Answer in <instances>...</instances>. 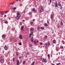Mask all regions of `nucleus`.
<instances>
[{"label": "nucleus", "mask_w": 65, "mask_h": 65, "mask_svg": "<svg viewBox=\"0 0 65 65\" xmlns=\"http://www.w3.org/2000/svg\"><path fill=\"white\" fill-rule=\"evenodd\" d=\"M43 61L44 63H46V59H43Z\"/></svg>", "instance_id": "obj_3"}, {"label": "nucleus", "mask_w": 65, "mask_h": 65, "mask_svg": "<svg viewBox=\"0 0 65 65\" xmlns=\"http://www.w3.org/2000/svg\"><path fill=\"white\" fill-rule=\"evenodd\" d=\"M61 25V26H63V23L61 21V22L60 23Z\"/></svg>", "instance_id": "obj_16"}, {"label": "nucleus", "mask_w": 65, "mask_h": 65, "mask_svg": "<svg viewBox=\"0 0 65 65\" xmlns=\"http://www.w3.org/2000/svg\"><path fill=\"white\" fill-rule=\"evenodd\" d=\"M31 42L33 43V40H34V39H33V37H32L31 38Z\"/></svg>", "instance_id": "obj_9"}, {"label": "nucleus", "mask_w": 65, "mask_h": 65, "mask_svg": "<svg viewBox=\"0 0 65 65\" xmlns=\"http://www.w3.org/2000/svg\"><path fill=\"white\" fill-rule=\"evenodd\" d=\"M58 5L59 6H60V7H61V9H62V6L60 4V3H58Z\"/></svg>", "instance_id": "obj_8"}, {"label": "nucleus", "mask_w": 65, "mask_h": 65, "mask_svg": "<svg viewBox=\"0 0 65 65\" xmlns=\"http://www.w3.org/2000/svg\"><path fill=\"white\" fill-rule=\"evenodd\" d=\"M2 38H5L6 37V36L5 35H2Z\"/></svg>", "instance_id": "obj_10"}, {"label": "nucleus", "mask_w": 65, "mask_h": 65, "mask_svg": "<svg viewBox=\"0 0 65 65\" xmlns=\"http://www.w3.org/2000/svg\"><path fill=\"white\" fill-rule=\"evenodd\" d=\"M19 37V38H20V39H22V38H23V37H22V35H20V36Z\"/></svg>", "instance_id": "obj_5"}, {"label": "nucleus", "mask_w": 65, "mask_h": 65, "mask_svg": "<svg viewBox=\"0 0 65 65\" xmlns=\"http://www.w3.org/2000/svg\"><path fill=\"white\" fill-rule=\"evenodd\" d=\"M53 43H55V42H56V40H54L53 41Z\"/></svg>", "instance_id": "obj_21"}, {"label": "nucleus", "mask_w": 65, "mask_h": 65, "mask_svg": "<svg viewBox=\"0 0 65 65\" xmlns=\"http://www.w3.org/2000/svg\"><path fill=\"white\" fill-rule=\"evenodd\" d=\"M14 3V2H13V3H11L10 4V5H13V4Z\"/></svg>", "instance_id": "obj_22"}, {"label": "nucleus", "mask_w": 65, "mask_h": 65, "mask_svg": "<svg viewBox=\"0 0 65 65\" xmlns=\"http://www.w3.org/2000/svg\"><path fill=\"white\" fill-rule=\"evenodd\" d=\"M40 12H41V9H40Z\"/></svg>", "instance_id": "obj_56"}, {"label": "nucleus", "mask_w": 65, "mask_h": 65, "mask_svg": "<svg viewBox=\"0 0 65 65\" xmlns=\"http://www.w3.org/2000/svg\"><path fill=\"white\" fill-rule=\"evenodd\" d=\"M39 29H40V27H37V29L38 30H39Z\"/></svg>", "instance_id": "obj_26"}, {"label": "nucleus", "mask_w": 65, "mask_h": 65, "mask_svg": "<svg viewBox=\"0 0 65 65\" xmlns=\"http://www.w3.org/2000/svg\"><path fill=\"white\" fill-rule=\"evenodd\" d=\"M47 43H45V48H47Z\"/></svg>", "instance_id": "obj_7"}, {"label": "nucleus", "mask_w": 65, "mask_h": 65, "mask_svg": "<svg viewBox=\"0 0 65 65\" xmlns=\"http://www.w3.org/2000/svg\"><path fill=\"white\" fill-rule=\"evenodd\" d=\"M33 24V22H30V24L31 25H32Z\"/></svg>", "instance_id": "obj_31"}, {"label": "nucleus", "mask_w": 65, "mask_h": 65, "mask_svg": "<svg viewBox=\"0 0 65 65\" xmlns=\"http://www.w3.org/2000/svg\"><path fill=\"white\" fill-rule=\"evenodd\" d=\"M5 24H8V22L7 21H5Z\"/></svg>", "instance_id": "obj_35"}, {"label": "nucleus", "mask_w": 65, "mask_h": 65, "mask_svg": "<svg viewBox=\"0 0 65 65\" xmlns=\"http://www.w3.org/2000/svg\"><path fill=\"white\" fill-rule=\"evenodd\" d=\"M51 19H53V17H51Z\"/></svg>", "instance_id": "obj_41"}, {"label": "nucleus", "mask_w": 65, "mask_h": 65, "mask_svg": "<svg viewBox=\"0 0 65 65\" xmlns=\"http://www.w3.org/2000/svg\"><path fill=\"white\" fill-rule=\"evenodd\" d=\"M42 43L41 42V45H42Z\"/></svg>", "instance_id": "obj_51"}, {"label": "nucleus", "mask_w": 65, "mask_h": 65, "mask_svg": "<svg viewBox=\"0 0 65 65\" xmlns=\"http://www.w3.org/2000/svg\"><path fill=\"white\" fill-rule=\"evenodd\" d=\"M34 30V29H33V28H30V32H33V31Z\"/></svg>", "instance_id": "obj_4"}, {"label": "nucleus", "mask_w": 65, "mask_h": 65, "mask_svg": "<svg viewBox=\"0 0 65 65\" xmlns=\"http://www.w3.org/2000/svg\"><path fill=\"white\" fill-rule=\"evenodd\" d=\"M22 4H21L20 5V6H22Z\"/></svg>", "instance_id": "obj_53"}, {"label": "nucleus", "mask_w": 65, "mask_h": 65, "mask_svg": "<svg viewBox=\"0 0 65 65\" xmlns=\"http://www.w3.org/2000/svg\"><path fill=\"white\" fill-rule=\"evenodd\" d=\"M8 11H4V13H7V12H8Z\"/></svg>", "instance_id": "obj_28"}, {"label": "nucleus", "mask_w": 65, "mask_h": 65, "mask_svg": "<svg viewBox=\"0 0 65 65\" xmlns=\"http://www.w3.org/2000/svg\"><path fill=\"white\" fill-rule=\"evenodd\" d=\"M33 32H31L30 33V35H33Z\"/></svg>", "instance_id": "obj_27"}, {"label": "nucleus", "mask_w": 65, "mask_h": 65, "mask_svg": "<svg viewBox=\"0 0 65 65\" xmlns=\"http://www.w3.org/2000/svg\"><path fill=\"white\" fill-rule=\"evenodd\" d=\"M35 8H33L32 9L33 11H35Z\"/></svg>", "instance_id": "obj_24"}, {"label": "nucleus", "mask_w": 65, "mask_h": 65, "mask_svg": "<svg viewBox=\"0 0 65 65\" xmlns=\"http://www.w3.org/2000/svg\"><path fill=\"white\" fill-rule=\"evenodd\" d=\"M60 48H63V47L62 46H60Z\"/></svg>", "instance_id": "obj_32"}, {"label": "nucleus", "mask_w": 65, "mask_h": 65, "mask_svg": "<svg viewBox=\"0 0 65 65\" xmlns=\"http://www.w3.org/2000/svg\"><path fill=\"white\" fill-rule=\"evenodd\" d=\"M24 26H23L21 28V31H23V28H24Z\"/></svg>", "instance_id": "obj_12"}, {"label": "nucleus", "mask_w": 65, "mask_h": 65, "mask_svg": "<svg viewBox=\"0 0 65 65\" xmlns=\"http://www.w3.org/2000/svg\"><path fill=\"white\" fill-rule=\"evenodd\" d=\"M19 45H22V43H19Z\"/></svg>", "instance_id": "obj_34"}, {"label": "nucleus", "mask_w": 65, "mask_h": 65, "mask_svg": "<svg viewBox=\"0 0 65 65\" xmlns=\"http://www.w3.org/2000/svg\"><path fill=\"white\" fill-rule=\"evenodd\" d=\"M16 54L17 56H19V53H16Z\"/></svg>", "instance_id": "obj_25"}, {"label": "nucleus", "mask_w": 65, "mask_h": 65, "mask_svg": "<svg viewBox=\"0 0 65 65\" xmlns=\"http://www.w3.org/2000/svg\"><path fill=\"white\" fill-rule=\"evenodd\" d=\"M44 25L45 26H46V27H47V24L46 23Z\"/></svg>", "instance_id": "obj_20"}, {"label": "nucleus", "mask_w": 65, "mask_h": 65, "mask_svg": "<svg viewBox=\"0 0 65 65\" xmlns=\"http://www.w3.org/2000/svg\"><path fill=\"white\" fill-rule=\"evenodd\" d=\"M5 50H7V47L5 46Z\"/></svg>", "instance_id": "obj_14"}, {"label": "nucleus", "mask_w": 65, "mask_h": 65, "mask_svg": "<svg viewBox=\"0 0 65 65\" xmlns=\"http://www.w3.org/2000/svg\"><path fill=\"white\" fill-rule=\"evenodd\" d=\"M13 10H15V9H16V7H15L13 8Z\"/></svg>", "instance_id": "obj_33"}, {"label": "nucleus", "mask_w": 65, "mask_h": 65, "mask_svg": "<svg viewBox=\"0 0 65 65\" xmlns=\"http://www.w3.org/2000/svg\"><path fill=\"white\" fill-rule=\"evenodd\" d=\"M4 12H1V15H3V14H4Z\"/></svg>", "instance_id": "obj_13"}, {"label": "nucleus", "mask_w": 65, "mask_h": 65, "mask_svg": "<svg viewBox=\"0 0 65 65\" xmlns=\"http://www.w3.org/2000/svg\"><path fill=\"white\" fill-rule=\"evenodd\" d=\"M2 57V56H1L0 57V58H1Z\"/></svg>", "instance_id": "obj_54"}, {"label": "nucleus", "mask_w": 65, "mask_h": 65, "mask_svg": "<svg viewBox=\"0 0 65 65\" xmlns=\"http://www.w3.org/2000/svg\"><path fill=\"white\" fill-rule=\"evenodd\" d=\"M48 45H50V43H48Z\"/></svg>", "instance_id": "obj_39"}, {"label": "nucleus", "mask_w": 65, "mask_h": 65, "mask_svg": "<svg viewBox=\"0 0 65 65\" xmlns=\"http://www.w3.org/2000/svg\"><path fill=\"white\" fill-rule=\"evenodd\" d=\"M53 1H55V0H53Z\"/></svg>", "instance_id": "obj_61"}, {"label": "nucleus", "mask_w": 65, "mask_h": 65, "mask_svg": "<svg viewBox=\"0 0 65 65\" xmlns=\"http://www.w3.org/2000/svg\"><path fill=\"white\" fill-rule=\"evenodd\" d=\"M50 2H52V0H50Z\"/></svg>", "instance_id": "obj_47"}, {"label": "nucleus", "mask_w": 65, "mask_h": 65, "mask_svg": "<svg viewBox=\"0 0 65 65\" xmlns=\"http://www.w3.org/2000/svg\"><path fill=\"white\" fill-rule=\"evenodd\" d=\"M56 51H59V49L58 48L56 49Z\"/></svg>", "instance_id": "obj_37"}, {"label": "nucleus", "mask_w": 65, "mask_h": 65, "mask_svg": "<svg viewBox=\"0 0 65 65\" xmlns=\"http://www.w3.org/2000/svg\"><path fill=\"white\" fill-rule=\"evenodd\" d=\"M9 20H10L11 19L10 18H9Z\"/></svg>", "instance_id": "obj_55"}, {"label": "nucleus", "mask_w": 65, "mask_h": 65, "mask_svg": "<svg viewBox=\"0 0 65 65\" xmlns=\"http://www.w3.org/2000/svg\"><path fill=\"white\" fill-rule=\"evenodd\" d=\"M47 23H49V22L48 21V20H47Z\"/></svg>", "instance_id": "obj_45"}, {"label": "nucleus", "mask_w": 65, "mask_h": 65, "mask_svg": "<svg viewBox=\"0 0 65 65\" xmlns=\"http://www.w3.org/2000/svg\"><path fill=\"white\" fill-rule=\"evenodd\" d=\"M22 58V56H20V57L19 58H20V59H21V58Z\"/></svg>", "instance_id": "obj_43"}, {"label": "nucleus", "mask_w": 65, "mask_h": 65, "mask_svg": "<svg viewBox=\"0 0 65 65\" xmlns=\"http://www.w3.org/2000/svg\"><path fill=\"white\" fill-rule=\"evenodd\" d=\"M48 57L49 58H50V55H49V54L48 55Z\"/></svg>", "instance_id": "obj_36"}, {"label": "nucleus", "mask_w": 65, "mask_h": 65, "mask_svg": "<svg viewBox=\"0 0 65 65\" xmlns=\"http://www.w3.org/2000/svg\"><path fill=\"white\" fill-rule=\"evenodd\" d=\"M53 15L52 14H51V17H53Z\"/></svg>", "instance_id": "obj_46"}, {"label": "nucleus", "mask_w": 65, "mask_h": 65, "mask_svg": "<svg viewBox=\"0 0 65 65\" xmlns=\"http://www.w3.org/2000/svg\"><path fill=\"white\" fill-rule=\"evenodd\" d=\"M58 6V4L57 3V2L56 3V4L55 5V7H57Z\"/></svg>", "instance_id": "obj_15"}, {"label": "nucleus", "mask_w": 65, "mask_h": 65, "mask_svg": "<svg viewBox=\"0 0 65 65\" xmlns=\"http://www.w3.org/2000/svg\"><path fill=\"white\" fill-rule=\"evenodd\" d=\"M29 14H31V13L30 12L29 13Z\"/></svg>", "instance_id": "obj_44"}, {"label": "nucleus", "mask_w": 65, "mask_h": 65, "mask_svg": "<svg viewBox=\"0 0 65 65\" xmlns=\"http://www.w3.org/2000/svg\"><path fill=\"white\" fill-rule=\"evenodd\" d=\"M19 0V1H21V0Z\"/></svg>", "instance_id": "obj_58"}, {"label": "nucleus", "mask_w": 65, "mask_h": 65, "mask_svg": "<svg viewBox=\"0 0 65 65\" xmlns=\"http://www.w3.org/2000/svg\"><path fill=\"white\" fill-rule=\"evenodd\" d=\"M1 13V12H0V13Z\"/></svg>", "instance_id": "obj_60"}, {"label": "nucleus", "mask_w": 65, "mask_h": 65, "mask_svg": "<svg viewBox=\"0 0 65 65\" xmlns=\"http://www.w3.org/2000/svg\"><path fill=\"white\" fill-rule=\"evenodd\" d=\"M13 61H14V58H13Z\"/></svg>", "instance_id": "obj_40"}, {"label": "nucleus", "mask_w": 65, "mask_h": 65, "mask_svg": "<svg viewBox=\"0 0 65 65\" xmlns=\"http://www.w3.org/2000/svg\"><path fill=\"white\" fill-rule=\"evenodd\" d=\"M22 25V24L21 23L20 25Z\"/></svg>", "instance_id": "obj_59"}, {"label": "nucleus", "mask_w": 65, "mask_h": 65, "mask_svg": "<svg viewBox=\"0 0 65 65\" xmlns=\"http://www.w3.org/2000/svg\"><path fill=\"white\" fill-rule=\"evenodd\" d=\"M44 27H41V29H42V30H44Z\"/></svg>", "instance_id": "obj_23"}, {"label": "nucleus", "mask_w": 65, "mask_h": 65, "mask_svg": "<svg viewBox=\"0 0 65 65\" xmlns=\"http://www.w3.org/2000/svg\"><path fill=\"white\" fill-rule=\"evenodd\" d=\"M35 19H33V21H35Z\"/></svg>", "instance_id": "obj_48"}, {"label": "nucleus", "mask_w": 65, "mask_h": 65, "mask_svg": "<svg viewBox=\"0 0 65 65\" xmlns=\"http://www.w3.org/2000/svg\"><path fill=\"white\" fill-rule=\"evenodd\" d=\"M19 0H16V1H17V2L19 1Z\"/></svg>", "instance_id": "obj_52"}, {"label": "nucleus", "mask_w": 65, "mask_h": 65, "mask_svg": "<svg viewBox=\"0 0 65 65\" xmlns=\"http://www.w3.org/2000/svg\"><path fill=\"white\" fill-rule=\"evenodd\" d=\"M0 61L1 63H3L4 62V60L3 59H0Z\"/></svg>", "instance_id": "obj_2"}, {"label": "nucleus", "mask_w": 65, "mask_h": 65, "mask_svg": "<svg viewBox=\"0 0 65 65\" xmlns=\"http://www.w3.org/2000/svg\"><path fill=\"white\" fill-rule=\"evenodd\" d=\"M20 17H15V18L17 20H19V18H20Z\"/></svg>", "instance_id": "obj_11"}, {"label": "nucleus", "mask_w": 65, "mask_h": 65, "mask_svg": "<svg viewBox=\"0 0 65 65\" xmlns=\"http://www.w3.org/2000/svg\"><path fill=\"white\" fill-rule=\"evenodd\" d=\"M17 65H20V63H19V60H17Z\"/></svg>", "instance_id": "obj_1"}, {"label": "nucleus", "mask_w": 65, "mask_h": 65, "mask_svg": "<svg viewBox=\"0 0 65 65\" xmlns=\"http://www.w3.org/2000/svg\"><path fill=\"white\" fill-rule=\"evenodd\" d=\"M42 11H43V9H42V7H41V12H42Z\"/></svg>", "instance_id": "obj_17"}, {"label": "nucleus", "mask_w": 65, "mask_h": 65, "mask_svg": "<svg viewBox=\"0 0 65 65\" xmlns=\"http://www.w3.org/2000/svg\"><path fill=\"white\" fill-rule=\"evenodd\" d=\"M34 64H35V62H34V61H33L32 63L31 64V65H34Z\"/></svg>", "instance_id": "obj_18"}, {"label": "nucleus", "mask_w": 65, "mask_h": 65, "mask_svg": "<svg viewBox=\"0 0 65 65\" xmlns=\"http://www.w3.org/2000/svg\"><path fill=\"white\" fill-rule=\"evenodd\" d=\"M38 41H37L36 42L35 41H34V43L35 44H36L37 43H38Z\"/></svg>", "instance_id": "obj_19"}, {"label": "nucleus", "mask_w": 65, "mask_h": 65, "mask_svg": "<svg viewBox=\"0 0 65 65\" xmlns=\"http://www.w3.org/2000/svg\"><path fill=\"white\" fill-rule=\"evenodd\" d=\"M25 61H24L23 62V64H25Z\"/></svg>", "instance_id": "obj_38"}, {"label": "nucleus", "mask_w": 65, "mask_h": 65, "mask_svg": "<svg viewBox=\"0 0 65 65\" xmlns=\"http://www.w3.org/2000/svg\"><path fill=\"white\" fill-rule=\"evenodd\" d=\"M31 35L30 34L29 35V37H31Z\"/></svg>", "instance_id": "obj_42"}, {"label": "nucleus", "mask_w": 65, "mask_h": 65, "mask_svg": "<svg viewBox=\"0 0 65 65\" xmlns=\"http://www.w3.org/2000/svg\"><path fill=\"white\" fill-rule=\"evenodd\" d=\"M47 36H45V39H46V38H47Z\"/></svg>", "instance_id": "obj_29"}, {"label": "nucleus", "mask_w": 65, "mask_h": 65, "mask_svg": "<svg viewBox=\"0 0 65 65\" xmlns=\"http://www.w3.org/2000/svg\"><path fill=\"white\" fill-rule=\"evenodd\" d=\"M60 64H61V63H59L57 64V65H60Z\"/></svg>", "instance_id": "obj_30"}, {"label": "nucleus", "mask_w": 65, "mask_h": 65, "mask_svg": "<svg viewBox=\"0 0 65 65\" xmlns=\"http://www.w3.org/2000/svg\"><path fill=\"white\" fill-rule=\"evenodd\" d=\"M23 22H25V20H23Z\"/></svg>", "instance_id": "obj_50"}, {"label": "nucleus", "mask_w": 65, "mask_h": 65, "mask_svg": "<svg viewBox=\"0 0 65 65\" xmlns=\"http://www.w3.org/2000/svg\"><path fill=\"white\" fill-rule=\"evenodd\" d=\"M17 15V17H20V13L18 12Z\"/></svg>", "instance_id": "obj_6"}, {"label": "nucleus", "mask_w": 65, "mask_h": 65, "mask_svg": "<svg viewBox=\"0 0 65 65\" xmlns=\"http://www.w3.org/2000/svg\"><path fill=\"white\" fill-rule=\"evenodd\" d=\"M4 17H6V15H4Z\"/></svg>", "instance_id": "obj_49"}, {"label": "nucleus", "mask_w": 65, "mask_h": 65, "mask_svg": "<svg viewBox=\"0 0 65 65\" xmlns=\"http://www.w3.org/2000/svg\"><path fill=\"white\" fill-rule=\"evenodd\" d=\"M40 45H41V43H40Z\"/></svg>", "instance_id": "obj_57"}]
</instances>
